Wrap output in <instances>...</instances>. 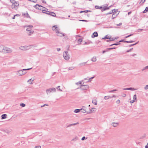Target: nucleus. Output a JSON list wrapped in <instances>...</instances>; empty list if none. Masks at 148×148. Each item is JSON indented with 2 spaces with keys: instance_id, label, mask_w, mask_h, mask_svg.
<instances>
[{
  "instance_id": "obj_1",
  "label": "nucleus",
  "mask_w": 148,
  "mask_h": 148,
  "mask_svg": "<svg viewBox=\"0 0 148 148\" xmlns=\"http://www.w3.org/2000/svg\"><path fill=\"white\" fill-rule=\"evenodd\" d=\"M27 72L23 71V69L17 71L16 74L19 76H22L25 74Z\"/></svg>"
},
{
  "instance_id": "obj_2",
  "label": "nucleus",
  "mask_w": 148,
  "mask_h": 148,
  "mask_svg": "<svg viewBox=\"0 0 148 148\" xmlns=\"http://www.w3.org/2000/svg\"><path fill=\"white\" fill-rule=\"evenodd\" d=\"M68 52L67 51H65L63 53V56L66 60H68L70 58V56L68 54Z\"/></svg>"
},
{
  "instance_id": "obj_3",
  "label": "nucleus",
  "mask_w": 148,
  "mask_h": 148,
  "mask_svg": "<svg viewBox=\"0 0 148 148\" xmlns=\"http://www.w3.org/2000/svg\"><path fill=\"white\" fill-rule=\"evenodd\" d=\"M89 87L88 85H81L80 88L82 90H84L88 89Z\"/></svg>"
},
{
  "instance_id": "obj_4",
  "label": "nucleus",
  "mask_w": 148,
  "mask_h": 148,
  "mask_svg": "<svg viewBox=\"0 0 148 148\" xmlns=\"http://www.w3.org/2000/svg\"><path fill=\"white\" fill-rule=\"evenodd\" d=\"M56 89L55 88H50L49 89H47L46 90V93L47 94H48L51 93V92L53 91V92H56Z\"/></svg>"
},
{
  "instance_id": "obj_5",
  "label": "nucleus",
  "mask_w": 148,
  "mask_h": 148,
  "mask_svg": "<svg viewBox=\"0 0 148 148\" xmlns=\"http://www.w3.org/2000/svg\"><path fill=\"white\" fill-rule=\"evenodd\" d=\"M4 49L3 52L10 53L12 51L11 49L7 47H4Z\"/></svg>"
},
{
  "instance_id": "obj_6",
  "label": "nucleus",
  "mask_w": 148,
  "mask_h": 148,
  "mask_svg": "<svg viewBox=\"0 0 148 148\" xmlns=\"http://www.w3.org/2000/svg\"><path fill=\"white\" fill-rule=\"evenodd\" d=\"M43 13H45L47 14L52 16L54 17H55L56 16V14L53 12L48 11L47 12H43Z\"/></svg>"
},
{
  "instance_id": "obj_7",
  "label": "nucleus",
  "mask_w": 148,
  "mask_h": 148,
  "mask_svg": "<svg viewBox=\"0 0 148 148\" xmlns=\"http://www.w3.org/2000/svg\"><path fill=\"white\" fill-rule=\"evenodd\" d=\"M19 4V3L18 1H15L12 3V6L14 5V7H12V9H15L16 7H18Z\"/></svg>"
},
{
  "instance_id": "obj_8",
  "label": "nucleus",
  "mask_w": 148,
  "mask_h": 148,
  "mask_svg": "<svg viewBox=\"0 0 148 148\" xmlns=\"http://www.w3.org/2000/svg\"><path fill=\"white\" fill-rule=\"evenodd\" d=\"M34 7L36 9H38L40 10H40V9H41V8H41V7H43L41 5H40L39 4H36V5H34Z\"/></svg>"
},
{
  "instance_id": "obj_9",
  "label": "nucleus",
  "mask_w": 148,
  "mask_h": 148,
  "mask_svg": "<svg viewBox=\"0 0 148 148\" xmlns=\"http://www.w3.org/2000/svg\"><path fill=\"white\" fill-rule=\"evenodd\" d=\"M52 29L54 31L57 32L58 30V27L56 25H54L52 27Z\"/></svg>"
},
{
  "instance_id": "obj_10",
  "label": "nucleus",
  "mask_w": 148,
  "mask_h": 148,
  "mask_svg": "<svg viewBox=\"0 0 148 148\" xmlns=\"http://www.w3.org/2000/svg\"><path fill=\"white\" fill-rule=\"evenodd\" d=\"M98 36V34L97 32H94L91 35V37L92 38H94L95 37H97Z\"/></svg>"
},
{
  "instance_id": "obj_11",
  "label": "nucleus",
  "mask_w": 148,
  "mask_h": 148,
  "mask_svg": "<svg viewBox=\"0 0 148 148\" xmlns=\"http://www.w3.org/2000/svg\"><path fill=\"white\" fill-rule=\"evenodd\" d=\"M41 8H42L40 9L42 10L43 13V12H47L48 10L47 9L44 7H41Z\"/></svg>"
},
{
  "instance_id": "obj_12",
  "label": "nucleus",
  "mask_w": 148,
  "mask_h": 148,
  "mask_svg": "<svg viewBox=\"0 0 148 148\" xmlns=\"http://www.w3.org/2000/svg\"><path fill=\"white\" fill-rule=\"evenodd\" d=\"M27 28L26 29V30L27 31H29L32 30L31 28L33 27V26L32 25H29L27 26Z\"/></svg>"
},
{
  "instance_id": "obj_13",
  "label": "nucleus",
  "mask_w": 148,
  "mask_h": 148,
  "mask_svg": "<svg viewBox=\"0 0 148 148\" xmlns=\"http://www.w3.org/2000/svg\"><path fill=\"white\" fill-rule=\"evenodd\" d=\"M79 124V123L78 122H77L75 123H72V124H70L67 126L66 128L70 127L71 126L75 125H76L78 124Z\"/></svg>"
},
{
  "instance_id": "obj_14",
  "label": "nucleus",
  "mask_w": 148,
  "mask_h": 148,
  "mask_svg": "<svg viewBox=\"0 0 148 148\" xmlns=\"http://www.w3.org/2000/svg\"><path fill=\"white\" fill-rule=\"evenodd\" d=\"M126 42V43H132L134 42V41H124L123 40H122L120 41H119L118 42Z\"/></svg>"
},
{
  "instance_id": "obj_15",
  "label": "nucleus",
  "mask_w": 148,
  "mask_h": 148,
  "mask_svg": "<svg viewBox=\"0 0 148 148\" xmlns=\"http://www.w3.org/2000/svg\"><path fill=\"white\" fill-rule=\"evenodd\" d=\"M12 131V130L11 129H10V130L6 129L5 130H3L4 132L6 133H8V134H9V133H11Z\"/></svg>"
},
{
  "instance_id": "obj_16",
  "label": "nucleus",
  "mask_w": 148,
  "mask_h": 148,
  "mask_svg": "<svg viewBox=\"0 0 148 148\" xmlns=\"http://www.w3.org/2000/svg\"><path fill=\"white\" fill-rule=\"evenodd\" d=\"M32 46H33V45H32ZM31 46H25L23 47H22L21 48H25V50H28L30 49L31 47H30Z\"/></svg>"
},
{
  "instance_id": "obj_17",
  "label": "nucleus",
  "mask_w": 148,
  "mask_h": 148,
  "mask_svg": "<svg viewBox=\"0 0 148 148\" xmlns=\"http://www.w3.org/2000/svg\"><path fill=\"white\" fill-rule=\"evenodd\" d=\"M119 124V123L118 122H112L111 124V125H112L114 127H117L118 125Z\"/></svg>"
},
{
  "instance_id": "obj_18",
  "label": "nucleus",
  "mask_w": 148,
  "mask_h": 148,
  "mask_svg": "<svg viewBox=\"0 0 148 148\" xmlns=\"http://www.w3.org/2000/svg\"><path fill=\"white\" fill-rule=\"evenodd\" d=\"M4 47L3 45L0 46V52H3Z\"/></svg>"
},
{
  "instance_id": "obj_19",
  "label": "nucleus",
  "mask_w": 148,
  "mask_h": 148,
  "mask_svg": "<svg viewBox=\"0 0 148 148\" xmlns=\"http://www.w3.org/2000/svg\"><path fill=\"white\" fill-rule=\"evenodd\" d=\"M34 32L33 30H32L30 31H27V33L29 36H30Z\"/></svg>"
},
{
  "instance_id": "obj_20",
  "label": "nucleus",
  "mask_w": 148,
  "mask_h": 148,
  "mask_svg": "<svg viewBox=\"0 0 148 148\" xmlns=\"http://www.w3.org/2000/svg\"><path fill=\"white\" fill-rule=\"evenodd\" d=\"M56 33H57L58 34H57V36H64L63 34L62 33H60L59 32V30L58 31V32H56Z\"/></svg>"
},
{
  "instance_id": "obj_21",
  "label": "nucleus",
  "mask_w": 148,
  "mask_h": 148,
  "mask_svg": "<svg viewBox=\"0 0 148 148\" xmlns=\"http://www.w3.org/2000/svg\"><path fill=\"white\" fill-rule=\"evenodd\" d=\"M7 115L6 114H2L1 115V119H5L7 117Z\"/></svg>"
},
{
  "instance_id": "obj_22",
  "label": "nucleus",
  "mask_w": 148,
  "mask_h": 148,
  "mask_svg": "<svg viewBox=\"0 0 148 148\" xmlns=\"http://www.w3.org/2000/svg\"><path fill=\"white\" fill-rule=\"evenodd\" d=\"M116 38H111V37H109V40H107V42H108L109 41H111L114 40L115 39H116Z\"/></svg>"
},
{
  "instance_id": "obj_23",
  "label": "nucleus",
  "mask_w": 148,
  "mask_h": 148,
  "mask_svg": "<svg viewBox=\"0 0 148 148\" xmlns=\"http://www.w3.org/2000/svg\"><path fill=\"white\" fill-rule=\"evenodd\" d=\"M91 60L93 62H95L97 60L96 57V56L93 57L91 59Z\"/></svg>"
},
{
  "instance_id": "obj_24",
  "label": "nucleus",
  "mask_w": 148,
  "mask_h": 148,
  "mask_svg": "<svg viewBox=\"0 0 148 148\" xmlns=\"http://www.w3.org/2000/svg\"><path fill=\"white\" fill-rule=\"evenodd\" d=\"M81 110H82V108L81 109H75L74 111V112H75V113H78V112H79L81 111Z\"/></svg>"
},
{
  "instance_id": "obj_25",
  "label": "nucleus",
  "mask_w": 148,
  "mask_h": 148,
  "mask_svg": "<svg viewBox=\"0 0 148 148\" xmlns=\"http://www.w3.org/2000/svg\"><path fill=\"white\" fill-rule=\"evenodd\" d=\"M110 98H112V97H111L110 96H105L104 97V99L105 100L108 99Z\"/></svg>"
},
{
  "instance_id": "obj_26",
  "label": "nucleus",
  "mask_w": 148,
  "mask_h": 148,
  "mask_svg": "<svg viewBox=\"0 0 148 148\" xmlns=\"http://www.w3.org/2000/svg\"><path fill=\"white\" fill-rule=\"evenodd\" d=\"M115 9L112 10L110 12H109L106 14V15L111 14L113 13V11Z\"/></svg>"
},
{
  "instance_id": "obj_27",
  "label": "nucleus",
  "mask_w": 148,
  "mask_h": 148,
  "mask_svg": "<svg viewBox=\"0 0 148 148\" xmlns=\"http://www.w3.org/2000/svg\"><path fill=\"white\" fill-rule=\"evenodd\" d=\"M78 139V138L77 137H75L73 139L71 140L72 141H75Z\"/></svg>"
},
{
  "instance_id": "obj_28",
  "label": "nucleus",
  "mask_w": 148,
  "mask_h": 148,
  "mask_svg": "<svg viewBox=\"0 0 148 148\" xmlns=\"http://www.w3.org/2000/svg\"><path fill=\"white\" fill-rule=\"evenodd\" d=\"M92 103L93 104L95 105H97V101L96 100H92Z\"/></svg>"
},
{
  "instance_id": "obj_29",
  "label": "nucleus",
  "mask_w": 148,
  "mask_h": 148,
  "mask_svg": "<svg viewBox=\"0 0 148 148\" xmlns=\"http://www.w3.org/2000/svg\"><path fill=\"white\" fill-rule=\"evenodd\" d=\"M116 15H115L114 13L113 14L112 16V19H114L115 17H116Z\"/></svg>"
},
{
  "instance_id": "obj_30",
  "label": "nucleus",
  "mask_w": 148,
  "mask_h": 148,
  "mask_svg": "<svg viewBox=\"0 0 148 148\" xmlns=\"http://www.w3.org/2000/svg\"><path fill=\"white\" fill-rule=\"evenodd\" d=\"M135 89H134V88H131V87L127 88V90H134Z\"/></svg>"
},
{
  "instance_id": "obj_31",
  "label": "nucleus",
  "mask_w": 148,
  "mask_h": 148,
  "mask_svg": "<svg viewBox=\"0 0 148 148\" xmlns=\"http://www.w3.org/2000/svg\"><path fill=\"white\" fill-rule=\"evenodd\" d=\"M147 69H148V66H145L144 68L142 69V71H143L144 70Z\"/></svg>"
},
{
  "instance_id": "obj_32",
  "label": "nucleus",
  "mask_w": 148,
  "mask_h": 148,
  "mask_svg": "<svg viewBox=\"0 0 148 148\" xmlns=\"http://www.w3.org/2000/svg\"><path fill=\"white\" fill-rule=\"evenodd\" d=\"M147 12H148V8L147 7L146 8L145 10L143 11V12L145 13Z\"/></svg>"
},
{
  "instance_id": "obj_33",
  "label": "nucleus",
  "mask_w": 148,
  "mask_h": 148,
  "mask_svg": "<svg viewBox=\"0 0 148 148\" xmlns=\"http://www.w3.org/2000/svg\"><path fill=\"white\" fill-rule=\"evenodd\" d=\"M87 62H83L80 64V65L82 66H85L86 64V63Z\"/></svg>"
},
{
  "instance_id": "obj_34",
  "label": "nucleus",
  "mask_w": 148,
  "mask_h": 148,
  "mask_svg": "<svg viewBox=\"0 0 148 148\" xmlns=\"http://www.w3.org/2000/svg\"><path fill=\"white\" fill-rule=\"evenodd\" d=\"M109 37L108 36H107V35H106L105 36V37L102 38V39H109Z\"/></svg>"
},
{
  "instance_id": "obj_35",
  "label": "nucleus",
  "mask_w": 148,
  "mask_h": 148,
  "mask_svg": "<svg viewBox=\"0 0 148 148\" xmlns=\"http://www.w3.org/2000/svg\"><path fill=\"white\" fill-rule=\"evenodd\" d=\"M138 42V41L136 43H135V44H131V45H130L129 46V47H131L132 46H134V45H136L137 44Z\"/></svg>"
},
{
  "instance_id": "obj_36",
  "label": "nucleus",
  "mask_w": 148,
  "mask_h": 148,
  "mask_svg": "<svg viewBox=\"0 0 148 148\" xmlns=\"http://www.w3.org/2000/svg\"><path fill=\"white\" fill-rule=\"evenodd\" d=\"M120 44L119 43H114L113 44H112L110 45V46H112L113 45H118Z\"/></svg>"
},
{
  "instance_id": "obj_37",
  "label": "nucleus",
  "mask_w": 148,
  "mask_h": 148,
  "mask_svg": "<svg viewBox=\"0 0 148 148\" xmlns=\"http://www.w3.org/2000/svg\"><path fill=\"white\" fill-rule=\"evenodd\" d=\"M20 106L23 107H24L25 106V105L23 103H22L20 104Z\"/></svg>"
},
{
  "instance_id": "obj_38",
  "label": "nucleus",
  "mask_w": 148,
  "mask_h": 148,
  "mask_svg": "<svg viewBox=\"0 0 148 148\" xmlns=\"http://www.w3.org/2000/svg\"><path fill=\"white\" fill-rule=\"evenodd\" d=\"M81 110L82 111V112H83V113H86V112H87L85 110L83 109L82 108V110Z\"/></svg>"
},
{
  "instance_id": "obj_39",
  "label": "nucleus",
  "mask_w": 148,
  "mask_h": 148,
  "mask_svg": "<svg viewBox=\"0 0 148 148\" xmlns=\"http://www.w3.org/2000/svg\"><path fill=\"white\" fill-rule=\"evenodd\" d=\"M106 10V7H105V6H104V7L103 8H102V9H101V11L102 12H103Z\"/></svg>"
},
{
  "instance_id": "obj_40",
  "label": "nucleus",
  "mask_w": 148,
  "mask_h": 148,
  "mask_svg": "<svg viewBox=\"0 0 148 148\" xmlns=\"http://www.w3.org/2000/svg\"><path fill=\"white\" fill-rule=\"evenodd\" d=\"M60 86H58V87H57V88H57V90H59L60 91H62V90L61 89H60Z\"/></svg>"
},
{
  "instance_id": "obj_41",
  "label": "nucleus",
  "mask_w": 148,
  "mask_h": 148,
  "mask_svg": "<svg viewBox=\"0 0 148 148\" xmlns=\"http://www.w3.org/2000/svg\"><path fill=\"white\" fill-rule=\"evenodd\" d=\"M31 69H32V68H30L27 69H23V71H26L29 70Z\"/></svg>"
},
{
  "instance_id": "obj_42",
  "label": "nucleus",
  "mask_w": 148,
  "mask_h": 148,
  "mask_svg": "<svg viewBox=\"0 0 148 148\" xmlns=\"http://www.w3.org/2000/svg\"><path fill=\"white\" fill-rule=\"evenodd\" d=\"M133 35V34H130V35H128L127 36H125V38H127L128 37H130L132 36Z\"/></svg>"
},
{
  "instance_id": "obj_43",
  "label": "nucleus",
  "mask_w": 148,
  "mask_h": 148,
  "mask_svg": "<svg viewBox=\"0 0 148 148\" xmlns=\"http://www.w3.org/2000/svg\"><path fill=\"white\" fill-rule=\"evenodd\" d=\"M82 40L81 38H79L78 40V43H80L82 41Z\"/></svg>"
},
{
  "instance_id": "obj_44",
  "label": "nucleus",
  "mask_w": 148,
  "mask_h": 148,
  "mask_svg": "<svg viewBox=\"0 0 148 148\" xmlns=\"http://www.w3.org/2000/svg\"><path fill=\"white\" fill-rule=\"evenodd\" d=\"M108 6V5L107 4L106 5V6H105V7L106 8V10H108L110 9V8L111 7V6H110L108 7H107V6Z\"/></svg>"
},
{
  "instance_id": "obj_45",
  "label": "nucleus",
  "mask_w": 148,
  "mask_h": 148,
  "mask_svg": "<svg viewBox=\"0 0 148 148\" xmlns=\"http://www.w3.org/2000/svg\"><path fill=\"white\" fill-rule=\"evenodd\" d=\"M136 95H135L133 97V99L134 100H136Z\"/></svg>"
},
{
  "instance_id": "obj_46",
  "label": "nucleus",
  "mask_w": 148,
  "mask_h": 148,
  "mask_svg": "<svg viewBox=\"0 0 148 148\" xmlns=\"http://www.w3.org/2000/svg\"><path fill=\"white\" fill-rule=\"evenodd\" d=\"M34 79H32V78H31V79H29V80H28V81H27V82H28L30 81H32V82H33L34 81Z\"/></svg>"
},
{
  "instance_id": "obj_47",
  "label": "nucleus",
  "mask_w": 148,
  "mask_h": 148,
  "mask_svg": "<svg viewBox=\"0 0 148 148\" xmlns=\"http://www.w3.org/2000/svg\"><path fill=\"white\" fill-rule=\"evenodd\" d=\"M92 112V109H91L90 110L89 112H86V113L87 114H90V113H91Z\"/></svg>"
},
{
  "instance_id": "obj_48",
  "label": "nucleus",
  "mask_w": 148,
  "mask_h": 148,
  "mask_svg": "<svg viewBox=\"0 0 148 148\" xmlns=\"http://www.w3.org/2000/svg\"><path fill=\"white\" fill-rule=\"evenodd\" d=\"M83 12L87 13L88 12H90L91 11L90 10H86L83 11Z\"/></svg>"
},
{
  "instance_id": "obj_49",
  "label": "nucleus",
  "mask_w": 148,
  "mask_h": 148,
  "mask_svg": "<svg viewBox=\"0 0 148 148\" xmlns=\"http://www.w3.org/2000/svg\"><path fill=\"white\" fill-rule=\"evenodd\" d=\"M133 49V48H131L130 49L127 50L126 51V52H131L132 50Z\"/></svg>"
},
{
  "instance_id": "obj_50",
  "label": "nucleus",
  "mask_w": 148,
  "mask_h": 148,
  "mask_svg": "<svg viewBox=\"0 0 148 148\" xmlns=\"http://www.w3.org/2000/svg\"><path fill=\"white\" fill-rule=\"evenodd\" d=\"M117 90H116V89H114V90H111L110 91H109V92H114V91H116Z\"/></svg>"
},
{
  "instance_id": "obj_51",
  "label": "nucleus",
  "mask_w": 148,
  "mask_h": 148,
  "mask_svg": "<svg viewBox=\"0 0 148 148\" xmlns=\"http://www.w3.org/2000/svg\"><path fill=\"white\" fill-rule=\"evenodd\" d=\"M86 139L87 138H86L85 136H83L82 137V138L81 139V140H84L85 139Z\"/></svg>"
},
{
  "instance_id": "obj_52",
  "label": "nucleus",
  "mask_w": 148,
  "mask_h": 148,
  "mask_svg": "<svg viewBox=\"0 0 148 148\" xmlns=\"http://www.w3.org/2000/svg\"><path fill=\"white\" fill-rule=\"evenodd\" d=\"M95 8L96 9H99V6L98 5H96L95 6Z\"/></svg>"
},
{
  "instance_id": "obj_53",
  "label": "nucleus",
  "mask_w": 148,
  "mask_h": 148,
  "mask_svg": "<svg viewBox=\"0 0 148 148\" xmlns=\"http://www.w3.org/2000/svg\"><path fill=\"white\" fill-rule=\"evenodd\" d=\"M26 12V17H27V18L30 17L29 14L27 13V12Z\"/></svg>"
},
{
  "instance_id": "obj_54",
  "label": "nucleus",
  "mask_w": 148,
  "mask_h": 148,
  "mask_svg": "<svg viewBox=\"0 0 148 148\" xmlns=\"http://www.w3.org/2000/svg\"><path fill=\"white\" fill-rule=\"evenodd\" d=\"M116 48L115 47H112V48H108L107 49H108V50H111V49H115Z\"/></svg>"
},
{
  "instance_id": "obj_55",
  "label": "nucleus",
  "mask_w": 148,
  "mask_h": 148,
  "mask_svg": "<svg viewBox=\"0 0 148 148\" xmlns=\"http://www.w3.org/2000/svg\"><path fill=\"white\" fill-rule=\"evenodd\" d=\"M73 69L74 67L72 66L70 67L69 68V69L70 70H72Z\"/></svg>"
},
{
  "instance_id": "obj_56",
  "label": "nucleus",
  "mask_w": 148,
  "mask_h": 148,
  "mask_svg": "<svg viewBox=\"0 0 148 148\" xmlns=\"http://www.w3.org/2000/svg\"><path fill=\"white\" fill-rule=\"evenodd\" d=\"M145 90H147L148 89V85H146L144 88Z\"/></svg>"
},
{
  "instance_id": "obj_57",
  "label": "nucleus",
  "mask_w": 148,
  "mask_h": 148,
  "mask_svg": "<svg viewBox=\"0 0 148 148\" xmlns=\"http://www.w3.org/2000/svg\"><path fill=\"white\" fill-rule=\"evenodd\" d=\"M10 1L11 3H14L15 2V0H10Z\"/></svg>"
},
{
  "instance_id": "obj_58",
  "label": "nucleus",
  "mask_w": 148,
  "mask_h": 148,
  "mask_svg": "<svg viewBox=\"0 0 148 148\" xmlns=\"http://www.w3.org/2000/svg\"><path fill=\"white\" fill-rule=\"evenodd\" d=\"M79 21H85V22H87L88 21L85 20H79Z\"/></svg>"
},
{
  "instance_id": "obj_59",
  "label": "nucleus",
  "mask_w": 148,
  "mask_h": 148,
  "mask_svg": "<svg viewBox=\"0 0 148 148\" xmlns=\"http://www.w3.org/2000/svg\"><path fill=\"white\" fill-rule=\"evenodd\" d=\"M120 101L119 99H118V100H117L116 102V103L117 104H119L120 103Z\"/></svg>"
},
{
  "instance_id": "obj_60",
  "label": "nucleus",
  "mask_w": 148,
  "mask_h": 148,
  "mask_svg": "<svg viewBox=\"0 0 148 148\" xmlns=\"http://www.w3.org/2000/svg\"><path fill=\"white\" fill-rule=\"evenodd\" d=\"M94 77H91V78H90L89 79V80H88V82H90V81H91L90 79H92L93 78H94Z\"/></svg>"
},
{
  "instance_id": "obj_61",
  "label": "nucleus",
  "mask_w": 148,
  "mask_h": 148,
  "mask_svg": "<svg viewBox=\"0 0 148 148\" xmlns=\"http://www.w3.org/2000/svg\"><path fill=\"white\" fill-rule=\"evenodd\" d=\"M122 96L123 97H125L126 96V94H125L123 93L122 95Z\"/></svg>"
},
{
  "instance_id": "obj_62",
  "label": "nucleus",
  "mask_w": 148,
  "mask_h": 148,
  "mask_svg": "<svg viewBox=\"0 0 148 148\" xmlns=\"http://www.w3.org/2000/svg\"><path fill=\"white\" fill-rule=\"evenodd\" d=\"M145 136H146L145 135H144L143 136L141 137V138H144L145 137Z\"/></svg>"
},
{
  "instance_id": "obj_63",
  "label": "nucleus",
  "mask_w": 148,
  "mask_h": 148,
  "mask_svg": "<svg viewBox=\"0 0 148 148\" xmlns=\"http://www.w3.org/2000/svg\"><path fill=\"white\" fill-rule=\"evenodd\" d=\"M34 148H41V147L39 146H37L35 147Z\"/></svg>"
},
{
  "instance_id": "obj_64",
  "label": "nucleus",
  "mask_w": 148,
  "mask_h": 148,
  "mask_svg": "<svg viewBox=\"0 0 148 148\" xmlns=\"http://www.w3.org/2000/svg\"><path fill=\"white\" fill-rule=\"evenodd\" d=\"M134 101H135L134 100H132L130 101V102L131 103H133L134 102Z\"/></svg>"
}]
</instances>
